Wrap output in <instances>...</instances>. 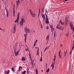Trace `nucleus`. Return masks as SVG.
<instances>
[{"mask_svg":"<svg viewBox=\"0 0 74 74\" xmlns=\"http://www.w3.org/2000/svg\"><path fill=\"white\" fill-rule=\"evenodd\" d=\"M25 22V19H24V18H21V21L20 22V24L21 25L20 26L21 27L22 26V27H23V23Z\"/></svg>","mask_w":74,"mask_h":74,"instance_id":"1","label":"nucleus"},{"mask_svg":"<svg viewBox=\"0 0 74 74\" xmlns=\"http://www.w3.org/2000/svg\"><path fill=\"white\" fill-rule=\"evenodd\" d=\"M11 32L13 33H15V32H16V25H14L13 30H12Z\"/></svg>","mask_w":74,"mask_h":74,"instance_id":"2","label":"nucleus"},{"mask_svg":"<svg viewBox=\"0 0 74 74\" xmlns=\"http://www.w3.org/2000/svg\"><path fill=\"white\" fill-rule=\"evenodd\" d=\"M25 33H26L27 34V33H30V32L29 29L28 28H27L26 27H25Z\"/></svg>","mask_w":74,"mask_h":74,"instance_id":"3","label":"nucleus"},{"mask_svg":"<svg viewBox=\"0 0 74 74\" xmlns=\"http://www.w3.org/2000/svg\"><path fill=\"white\" fill-rule=\"evenodd\" d=\"M20 15V12H18L17 14V18L16 20L15 21V22H18V19L19 18V15Z\"/></svg>","mask_w":74,"mask_h":74,"instance_id":"4","label":"nucleus"},{"mask_svg":"<svg viewBox=\"0 0 74 74\" xmlns=\"http://www.w3.org/2000/svg\"><path fill=\"white\" fill-rule=\"evenodd\" d=\"M14 49V53L15 54V56H18V54L19 53V51H18L16 52V48L15 49Z\"/></svg>","mask_w":74,"mask_h":74,"instance_id":"5","label":"nucleus"},{"mask_svg":"<svg viewBox=\"0 0 74 74\" xmlns=\"http://www.w3.org/2000/svg\"><path fill=\"white\" fill-rule=\"evenodd\" d=\"M45 15L46 17V18L45 20L46 23L47 25H48V24H49V20H48V17L47 16V14L45 13Z\"/></svg>","mask_w":74,"mask_h":74,"instance_id":"6","label":"nucleus"},{"mask_svg":"<svg viewBox=\"0 0 74 74\" xmlns=\"http://www.w3.org/2000/svg\"><path fill=\"white\" fill-rule=\"evenodd\" d=\"M29 12H30V13L31 14V15L33 16V17H35V13L32 12V10H29Z\"/></svg>","mask_w":74,"mask_h":74,"instance_id":"7","label":"nucleus"},{"mask_svg":"<svg viewBox=\"0 0 74 74\" xmlns=\"http://www.w3.org/2000/svg\"><path fill=\"white\" fill-rule=\"evenodd\" d=\"M27 33H26V34H25L24 35V36L25 37V42H26V39L27 38Z\"/></svg>","mask_w":74,"mask_h":74,"instance_id":"8","label":"nucleus"},{"mask_svg":"<svg viewBox=\"0 0 74 74\" xmlns=\"http://www.w3.org/2000/svg\"><path fill=\"white\" fill-rule=\"evenodd\" d=\"M21 2H19V0H18V1H16V5L17 7H18V5H19V3H20Z\"/></svg>","mask_w":74,"mask_h":74,"instance_id":"9","label":"nucleus"},{"mask_svg":"<svg viewBox=\"0 0 74 74\" xmlns=\"http://www.w3.org/2000/svg\"><path fill=\"white\" fill-rule=\"evenodd\" d=\"M70 25L71 29H72L73 27V25L72 23H70Z\"/></svg>","mask_w":74,"mask_h":74,"instance_id":"10","label":"nucleus"},{"mask_svg":"<svg viewBox=\"0 0 74 74\" xmlns=\"http://www.w3.org/2000/svg\"><path fill=\"white\" fill-rule=\"evenodd\" d=\"M58 29H60V30H64V28L62 27H59Z\"/></svg>","mask_w":74,"mask_h":74,"instance_id":"11","label":"nucleus"},{"mask_svg":"<svg viewBox=\"0 0 74 74\" xmlns=\"http://www.w3.org/2000/svg\"><path fill=\"white\" fill-rule=\"evenodd\" d=\"M5 10H6V12L7 17H8V11L7 9H5Z\"/></svg>","mask_w":74,"mask_h":74,"instance_id":"12","label":"nucleus"},{"mask_svg":"<svg viewBox=\"0 0 74 74\" xmlns=\"http://www.w3.org/2000/svg\"><path fill=\"white\" fill-rule=\"evenodd\" d=\"M56 56H55V54L54 55V59H53V61L54 62V64H55V60H56Z\"/></svg>","mask_w":74,"mask_h":74,"instance_id":"13","label":"nucleus"},{"mask_svg":"<svg viewBox=\"0 0 74 74\" xmlns=\"http://www.w3.org/2000/svg\"><path fill=\"white\" fill-rule=\"evenodd\" d=\"M50 27H51V32H53V30H55V28H52V27H51V26Z\"/></svg>","mask_w":74,"mask_h":74,"instance_id":"14","label":"nucleus"},{"mask_svg":"<svg viewBox=\"0 0 74 74\" xmlns=\"http://www.w3.org/2000/svg\"><path fill=\"white\" fill-rule=\"evenodd\" d=\"M22 66H19V68H18V71H19L21 70L22 69Z\"/></svg>","mask_w":74,"mask_h":74,"instance_id":"15","label":"nucleus"},{"mask_svg":"<svg viewBox=\"0 0 74 74\" xmlns=\"http://www.w3.org/2000/svg\"><path fill=\"white\" fill-rule=\"evenodd\" d=\"M65 23L66 24H67L69 23V20H68V19H65Z\"/></svg>","mask_w":74,"mask_h":74,"instance_id":"16","label":"nucleus"},{"mask_svg":"<svg viewBox=\"0 0 74 74\" xmlns=\"http://www.w3.org/2000/svg\"><path fill=\"white\" fill-rule=\"evenodd\" d=\"M49 36L48 35L46 38V39L47 41V42L48 41V40H49Z\"/></svg>","mask_w":74,"mask_h":74,"instance_id":"17","label":"nucleus"},{"mask_svg":"<svg viewBox=\"0 0 74 74\" xmlns=\"http://www.w3.org/2000/svg\"><path fill=\"white\" fill-rule=\"evenodd\" d=\"M11 70H12V71H13V72H15V69H14V67H12L11 68Z\"/></svg>","mask_w":74,"mask_h":74,"instance_id":"18","label":"nucleus"},{"mask_svg":"<svg viewBox=\"0 0 74 74\" xmlns=\"http://www.w3.org/2000/svg\"><path fill=\"white\" fill-rule=\"evenodd\" d=\"M42 17L43 18H45V16L44 15V14H42Z\"/></svg>","mask_w":74,"mask_h":74,"instance_id":"19","label":"nucleus"},{"mask_svg":"<svg viewBox=\"0 0 74 74\" xmlns=\"http://www.w3.org/2000/svg\"><path fill=\"white\" fill-rule=\"evenodd\" d=\"M15 8H14V9H13V16H15Z\"/></svg>","mask_w":74,"mask_h":74,"instance_id":"20","label":"nucleus"},{"mask_svg":"<svg viewBox=\"0 0 74 74\" xmlns=\"http://www.w3.org/2000/svg\"><path fill=\"white\" fill-rule=\"evenodd\" d=\"M58 56L59 57H60V58H62V56L60 55V53H59Z\"/></svg>","mask_w":74,"mask_h":74,"instance_id":"21","label":"nucleus"},{"mask_svg":"<svg viewBox=\"0 0 74 74\" xmlns=\"http://www.w3.org/2000/svg\"><path fill=\"white\" fill-rule=\"evenodd\" d=\"M25 51H29V48H27V49H26V48H25Z\"/></svg>","mask_w":74,"mask_h":74,"instance_id":"22","label":"nucleus"},{"mask_svg":"<svg viewBox=\"0 0 74 74\" xmlns=\"http://www.w3.org/2000/svg\"><path fill=\"white\" fill-rule=\"evenodd\" d=\"M27 74H29V68H27Z\"/></svg>","mask_w":74,"mask_h":74,"instance_id":"23","label":"nucleus"},{"mask_svg":"<svg viewBox=\"0 0 74 74\" xmlns=\"http://www.w3.org/2000/svg\"><path fill=\"white\" fill-rule=\"evenodd\" d=\"M49 46H47V47H46L45 49H49Z\"/></svg>","mask_w":74,"mask_h":74,"instance_id":"24","label":"nucleus"},{"mask_svg":"<svg viewBox=\"0 0 74 74\" xmlns=\"http://www.w3.org/2000/svg\"><path fill=\"white\" fill-rule=\"evenodd\" d=\"M59 23H61V24H62V25H63V24L62 23V20H60V21L59 22Z\"/></svg>","mask_w":74,"mask_h":74,"instance_id":"25","label":"nucleus"},{"mask_svg":"<svg viewBox=\"0 0 74 74\" xmlns=\"http://www.w3.org/2000/svg\"><path fill=\"white\" fill-rule=\"evenodd\" d=\"M25 58L24 57H23L22 58V60H23H23H25Z\"/></svg>","mask_w":74,"mask_h":74,"instance_id":"26","label":"nucleus"},{"mask_svg":"<svg viewBox=\"0 0 74 74\" xmlns=\"http://www.w3.org/2000/svg\"><path fill=\"white\" fill-rule=\"evenodd\" d=\"M69 18V16H68V15H66L65 17V19H68V18Z\"/></svg>","mask_w":74,"mask_h":74,"instance_id":"27","label":"nucleus"},{"mask_svg":"<svg viewBox=\"0 0 74 74\" xmlns=\"http://www.w3.org/2000/svg\"><path fill=\"white\" fill-rule=\"evenodd\" d=\"M26 71H25L24 72H23V73H22V74H26Z\"/></svg>","mask_w":74,"mask_h":74,"instance_id":"28","label":"nucleus"},{"mask_svg":"<svg viewBox=\"0 0 74 74\" xmlns=\"http://www.w3.org/2000/svg\"><path fill=\"white\" fill-rule=\"evenodd\" d=\"M41 58H40V62H42V56H41Z\"/></svg>","mask_w":74,"mask_h":74,"instance_id":"29","label":"nucleus"},{"mask_svg":"<svg viewBox=\"0 0 74 74\" xmlns=\"http://www.w3.org/2000/svg\"><path fill=\"white\" fill-rule=\"evenodd\" d=\"M49 71V69L48 68L47 71H46L47 73H48Z\"/></svg>","mask_w":74,"mask_h":74,"instance_id":"30","label":"nucleus"},{"mask_svg":"<svg viewBox=\"0 0 74 74\" xmlns=\"http://www.w3.org/2000/svg\"><path fill=\"white\" fill-rule=\"evenodd\" d=\"M10 70H8V71L7 72L6 74H9V73H10Z\"/></svg>","mask_w":74,"mask_h":74,"instance_id":"31","label":"nucleus"},{"mask_svg":"<svg viewBox=\"0 0 74 74\" xmlns=\"http://www.w3.org/2000/svg\"><path fill=\"white\" fill-rule=\"evenodd\" d=\"M44 9L43 8L42 9V12H43V13L44 12Z\"/></svg>","mask_w":74,"mask_h":74,"instance_id":"32","label":"nucleus"},{"mask_svg":"<svg viewBox=\"0 0 74 74\" xmlns=\"http://www.w3.org/2000/svg\"><path fill=\"white\" fill-rule=\"evenodd\" d=\"M55 64H55H54H54H53V62L51 65L52 66H54Z\"/></svg>","mask_w":74,"mask_h":74,"instance_id":"33","label":"nucleus"},{"mask_svg":"<svg viewBox=\"0 0 74 74\" xmlns=\"http://www.w3.org/2000/svg\"><path fill=\"white\" fill-rule=\"evenodd\" d=\"M66 53H67V50H66V51H65L64 56H66Z\"/></svg>","mask_w":74,"mask_h":74,"instance_id":"34","label":"nucleus"},{"mask_svg":"<svg viewBox=\"0 0 74 74\" xmlns=\"http://www.w3.org/2000/svg\"><path fill=\"white\" fill-rule=\"evenodd\" d=\"M69 33H68L67 34H66L65 35L66 36H67V37H68V35H69Z\"/></svg>","mask_w":74,"mask_h":74,"instance_id":"35","label":"nucleus"},{"mask_svg":"<svg viewBox=\"0 0 74 74\" xmlns=\"http://www.w3.org/2000/svg\"><path fill=\"white\" fill-rule=\"evenodd\" d=\"M36 54L37 55H39V52H37V53H36Z\"/></svg>","mask_w":74,"mask_h":74,"instance_id":"36","label":"nucleus"},{"mask_svg":"<svg viewBox=\"0 0 74 74\" xmlns=\"http://www.w3.org/2000/svg\"><path fill=\"white\" fill-rule=\"evenodd\" d=\"M36 74H38V71L37 70H36Z\"/></svg>","mask_w":74,"mask_h":74,"instance_id":"37","label":"nucleus"},{"mask_svg":"<svg viewBox=\"0 0 74 74\" xmlns=\"http://www.w3.org/2000/svg\"><path fill=\"white\" fill-rule=\"evenodd\" d=\"M55 32H56V30H55V31L54 32V37H55Z\"/></svg>","mask_w":74,"mask_h":74,"instance_id":"38","label":"nucleus"},{"mask_svg":"<svg viewBox=\"0 0 74 74\" xmlns=\"http://www.w3.org/2000/svg\"><path fill=\"white\" fill-rule=\"evenodd\" d=\"M38 41V40H36V41L34 43H35V44H36V43H37V42Z\"/></svg>","mask_w":74,"mask_h":74,"instance_id":"39","label":"nucleus"},{"mask_svg":"<svg viewBox=\"0 0 74 74\" xmlns=\"http://www.w3.org/2000/svg\"><path fill=\"white\" fill-rule=\"evenodd\" d=\"M40 27H41V29H42V24H41Z\"/></svg>","mask_w":74,"mask_h":74,"instance_id":"40","label":"nucleus"},{"mask_svg":"<svg viewBox=\"0 0 74 74\" xmlns=\"http://www.w3.org/2000/svg\"><path fill=\"white\" fill-rule=\"evenodd\" d=\"M74 45H73V47L72 48V50H73V49H74Z\"/></svg>","mask_w":74,"mask_h":74,"instance_id":"41","label":"nucleus"},{"mask_svg":"<svg viewBox=\"0 0 74 74\" xmlns=\"http://www.w3.org/2000/svg\"><path fill=\"white\" fill-rule=\"evenodd\" d=\"M29 57H30V56H31V54H30V51H29Z\"/></svg>","mask_w":74,"mask_h":74,"instance_id":"42","label":"nucleus"},{"mask_svg":"<svg viewBox=\"0 0 74 74\" xmlns=\"http://www.w3.org/2000/svg\"><path fill=\"white\" fill-rule=\"evenodd\" d=\"M45 12H46V13H47V14H48V12H47V10L46 9L45 10Z\"/></svg>","mask_w":74,"mask_h":74,"instance_id":"43","label":"nucleus"},{"mask_svg":"<svg viewBox=\"0 0 74 74\" xmlns=\"http://www.w3.org/2000/svg\"><path fill=\"white\" fill-rule=\"evenodd\" d=\"M38 51H39V49H38V47L37 52H38Z\"/></svg>","mask_w":74,"mask_h":74,"instance_id":"44","label":"nucleus"},{"mask_svg":"<svg viewBox=\"0 0 74 74\" xmlns=\"http://www.w3.org/2000/svg\"><path fill=\"white\" fill-rule=\"evenodd\" d=\"M46 68L47 69V63H46Z\"/></svg>","mask_w":74,"mask_h":74,"instance_id":"45","label":"nucleus"},{"mask_svg":"<svg viewBox=\"0 0 74 74\" xmlns=\"http://www.w3.org/2000/svg\"><path fill=\"white\" fill-rule=\"evenodd\" d=\"M52 69H53V67H54V65H53L52 66Z\"/></svg>","mask_w":74,"mask_h":74,"instance_id":"46","label":"nucleus"},{"mask_svg":"<svg viewBox=\"0 0 74 74\" xmlns=\"http://www.w3.org/2000/svg\"><path fill=\"white\" fill-rule=\"evenodd\" d=\"M25 45V46H26V47L27 48H28V47H27V46L26 45Z\"/></svg>","mask_w":74,"mask_h":74,"instance_id":"47","label":"nucleus"},{"mask_svg":"<svg viewBox=\"0 0 74 74\" xmlns=\"http://www.w3.org/2000/svg\"><path fill=\"white\" fill-rule=\"evenodd\" d=\"M36 43H34V46H36Z\"/></svg>","mask_w":74,"mask_h":74,"instance_id":"48","label":"nucleus"},{"mask_svg":"<svg viewBox=\"0 0 74 74\" xmlns=\"http://www.w3.org/2000/svg\"><path fill=\"white\" fill-rule=\"evenodd\" d=\"M40 9H39V14H40Z\"/></svg>","mask_w":74,"mask_h":74,"instance_id":"49","label":"nucleus"},{"mask_svg":"<svg viewBox=\"0 0 74 74\" xmlns=\"http://www.w3.org/2000/svg\"><path fill=\"white\" fill-rule=\"evenodd\" d=\"M56 29H58L59 28V27H58V26H57V27H56Z\"/></svg>","mask_w":74,"mask_h":74,"instance_id":"50","label":"nucleus"},{"mask_svg":"<svg viewBox=\"0 0 74 74\" xmlns=\"http://www.w3.org/2000/svg\"><path fill=\"white\" fill-rule=\"evenodd\" d=\"M48 26H47V27H46V29H48Z\"/></svg>","mask_w":74,"mask_h":74,"instance_id":"51","label":"nucleus"},{"mask_svg":"<svg viewBox=\"0 0 74 74\" xmlns=\"http://www.w3.org/2000/svg\"><path fill=\"white\" fill-rule=\"evenodd\" d=\"M29 58H30V59L31 60H32V58L31 57V56H29Z\"/></svg>","mask_w":74,"mask_h":74,"instance_id":"52","label":"nucleus"},{"mask_svg":"<svg viewBox=\"0 0 74 74\" xmlns=\"http://www.w3.org/2000/svg\"><path fill=\"white\" fill-rule=\"evenodd\" d=\"M21 1H24V0H20Z\"/></svg>","mask_w":74,"mask_h":74,"instance_id":"53","label":"nucleus"},{"mask_svg":"<svg viewBox=\"0 0 74 74\" xmlns=\"http://www.w3.org/2000/svg\"><path fill=\"white\" fill-rule=\"evenodd\" d=\"M18 42H17V43H16V45H17V44H18Z\"/></svg>","mask_w":74,"mask_h":74,"instance_id":"54","label":"nucleus"},{"mask_svg":"<svg viewBox=\"0 0 74 74\" xmlns=\"http://www.w3.org/2000/svg\"><path fill=\"white\" fill-rule=\"evenodd\" d=\"M68 1L67 0H65L64 1Z\"/></svg>","mask_w":74,"mask_h":74,"instance_id":"55","label":"nucleus"},{"mask_svg":"<svg viewBox=\"0 0 74 74\" xmlns=\"http://www.w3.org/2000/svg\"><path fill=\"white\" fill-rule=\"evenodd\" d=\"M68 1L67 0H65L64 1Z\"/></svg>","mask_w":74,"mask_h":74,"instance_id":"56","label":"nucleus"},{"mask_svg":"<svg viewBox=\"0 0 74 74\" xmlns=\"http://www.w3.org/2000/svg\"><path fill=\"white\" fill-rule=\"evenodd\" d=\"M43 21H44V20H45V18H43Z\"/></svg>","mask_w":74,"mask_h":74,"instance_id":"57","label":"nucleus"},{"mask_svg":"<svg viewBox=\"0 0 74 74\" xmlns=\"http://www.w3.org/2000/svg\"><path fill=\"white\" fill-rule=\"evenodd\" d=\"M42 56V51L41 52V56Z\"/></svg>","mask_w":74,"mask_h":74,"instance_id":"58","label":"nucleus"},{"mask_svg":"<svg viewBox=\"0 0 74 74\" xmlns=\"http://www.w3.org/2000/svg\"><path fill=\"white\" fill-rule=\"evenodd\" d=\"M46 50V49H45L44 51V52H45V51Z\"/></svg>","mask_w":74,"mask_h":74,"instance_id":"59","label":"nucleus"},{"mask_svg":"<svg viewBox=\"0 0 74 74\" xmlns=\"http://www.w3.org/2000/svg\"><path fill=\"white\" fill-rule=\"evenodd\" d=\"M71 51L70 54H71Z\"/></svg>","mask_w":74,"mask_h":74,"instance_id":"60","label":"nucleus"},{"mask_svg":"<svg viewBox=\"0 0 74 74\" xmlns=\"http://www.w3.org/2000/svg\"><path fill=\"white\" fill-rule=\"evenodd\" d=\"M62 45L61 44L60 45V47H62Z\"/></svg>","mask_w":74,"mask_h":74,"instance_id":"61","label":"nucleus"},{"mask_svg":"<svg viewBox=\"0 0 74 74\" xmlns=\"http://www.w3.org/2000/svg\"><path fill=\"white\" fill-rule=\"evenodd\" d=\"M35 48L36 49H37V48H38V47H36Z\"/></svg>","mask_w":74,"mask_h":74,"instance_id":"62","label":"nucleus"},{"mask_svg":"<svg viewBox=\"0 0 74 74\" xmlns=\"http://www.w3.org/2000/svg\"><path fill=\"white\" fill-rule=\"evenodd\" d=\"M59 53H60V52Z\"/></svg>","mask_w":74,"mask_h":74,"instance_id":"63","label":"nucleus"},{"mask_svg":"<svg viewBox=\"0 0 74 74\" xmlns=\"http://www.w3.org/2000/svg\"><path fill=\"white\" fill-rule=\"evenodd\" d=\"M0 30H3V29H1V28H0Z\"/></svg>","mask_w":74,"mask_h":74,"instance_id":"64","label":"nucleus"}]
</instances>
